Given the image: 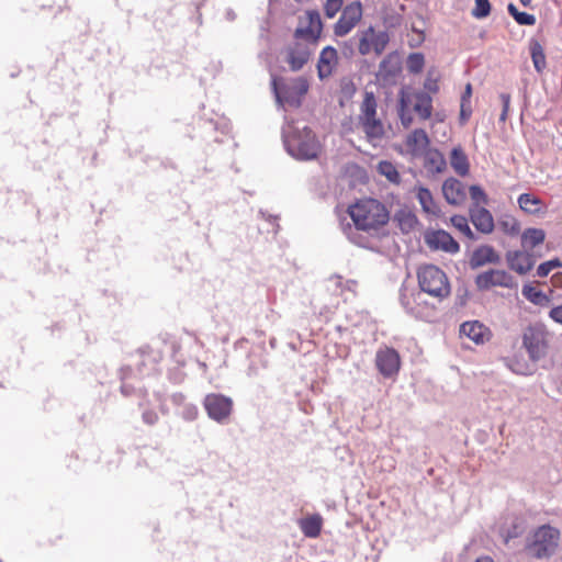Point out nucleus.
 Wrapping results in <instances>:
<instances>
[{
	"label": "nucleus",
	"mask_w": 562,
	"mask_h": 562,
	"mask_svg": "<svg viewBox=\"0 0 562 562\" xmlns=\"http://www.w3.org/2000/svg\"><path fill=\"white\" fill-rule=\"evenodd\" d=\"M143 420L148 425H154L158 420V415L153 411L143 413Z\"/></svg>",
	"instance_id": "3c124183"
},
{
	"label": "nucleus",
	"mask_w": 562,
	"mask_h": 562,
	"mask_svg": "<svg viewBox=\"0 0 562 562\" xmlns=\"http://www.w3.org/2000/svg\"><path fill=\"white\" fill-rule=\"evenodd\" d=\"M430 139L423 128L412 131L405 139L407 151L414 157H422L428 149Z\"/></svg>",
	"instance_id": "f3484780"
},
{
	"label": "nucleus",
	"mask_w": 562,
	"mask_h": 562,
	"mask_svg": "<svg viewBox=\"0 0 562 562\" xmlns=\"http://www.w3.org/2000/svg\"><path fill=\"white\" fill-rule=\"evenodd\" d=\"M546 233L541 228H527L521 234V246L524 249H533L544 241Z\"/></svg>",
	"instance_id": "c85d7f7f"
},
{
	"label": "nucleus",
	"mask_w": 562,
	"mask_h": 562,
	"mask_svg": "<svg viewBox=\"0 0 562 562\" xmlns=\"http://www.w3.org/2000/svg\"><path fill=\"white\" fill-rule=\"evenodd\" d=\"M471 94H472V87H471L470 83H468L465 86L464 92H463V94L461 97V102L470 104Z\"/></svg>",
	"instance_id": "864d4df0"
},
{
	"label": "nucleus",
	"mask_w": 562,
	"mask_h": 562,
	"mask_svg": "<svg viewBox=\"0 0 562 562\" xmlns=\"http://www.w3.org/2000/svg\"><path fill=\"white\" fill-rule=\"evenodd\" d=\"M425 89L428 91V92H431V93H436L439 89L438 87V83H437V80L436 79H432L430 77H428L426 80H425V85H424Z\"/></svg>",
	"instance_id": "09e8293b"
},
{
	"label": "nucleus",
	"mask_w": 562,
	"mask_h": 562,
	"mask_svg": "<svg viewBox=\"0 0 562 562\" xmlns=\"http://www.w3.org/2000/svg\"><path fill=\"white\" fill-rule=\"evenodd\" d=\"M425 168L431 175L442 173L447 168L443 154L437 148H429L424 155Z\"/></svg>",
	"instance_id": "b1692460"
},
{
	"label": "nucleus",
	"mask_w": 562,
	"mask_h": 562,
	"mask_svg": "<svg viewBox=\"0 0 562 562\" xmlns=\"http://www.w3.org/2000/svg\"><path fill=\"white\" fill-rule=\"evenodd\" d=\"M203 406L212 420L223 424L232 414L233 401L223 394L211 393L204 397Z\"/></svg>",
	"instance_id": "9d476101"
},
{
	"label": "nucleus",
	"mask_w": 562,
	"mask_h": 562,
	"mask_svg": "<svg viewBox=\"0 0 562 562\" xmlns=\"http://www.w3.org/2000/svg\"><path fill=\"white\" fill-rule=\"evenodd\" d=\"M475 562H494V561L488 557H482V558H479Z\"/></svg>",
	"instance_id": "6e6d98bb"
},
{
	"label": "nucleus",
	"mask_w": 562,
	"mask_h": 562,
	"mask_svg": "<svg viewBox=\"0 0 562 562\" xmlns=\"http://www.w3.org/2000/svg\"><path fill=\"white\" fill-rule=\"evenodd\" d=\"M324 525V519L321 514L315 513L306 515L297 520V526L302 533L310 539L318 538Z\"/></svg>",
	"instance_id": "4be33fe9"
},
{
	"label": "nucleus",
	"mask_w": 562,
	"mask_h": 562,
	"mask_svg": "<svg viewBox=\"0 0 562 562\" xmlns=\"http://www.w3.org/2000/svg\"><path fill=\"white\" fill-rule=\"evenodd\" d=\"M559 540L560 531L557 528L542 525L528 539L526 550L533 558L546 559L555 552Z\"/></svg>",
	"instance_id": "20e7f679"
},
{
	"label": "nucleus",
	"mask_w": 562,
	"mask_h": 562,
	"mask_svg": "<svg viewBox=\"0 0 562 562\" xmlns=\"http://www.w3.org/2000/svg\"><path fill=\"white\" fill-rule=\"evenodd\" d=\"M417 199L422 205V209L428 213L436 215L438 213V207L434 201L431 192L426 188H419L417 192Z\"/></svg>",
	"instance_id": "473e14b6"
},
{
	"label": "nucleus",
	"mask_w": 562,
	"mask_h": 562,
	"mask_svg": "<svg viewBox=\"0 0 562 562\" xmlns=\"http://www.w3.org/2000/svg\"><path fill=\"white\" fill-rule=\"evenodd\" d=\"M508 267L518 274H526L530 271L535 263L536 258L532 254L525 250L508 251L506 254Z\"/></svg>",
	"instance_id": "dca6fc26"
},
{
	"label": "nucleus",
	"mask_w": 562,
	"mask_h": 562,
	"mask_svg": "<svg viewBox=\"0 0 562 562\" xmlns=\"http://www.w3.org/2000/svg\"><path fill=\"white\" fill-rule=\"evenodd\" d=\"M308 88V81L303 77L295 78L288 83H282L281 86L278 85L276 78L272 79V89L277 102L281 105L299 108L302 104V100L307 93Z\"/></svg>",
	"instance_id": "423d86ee"
},
{
	"label": "nucleus",
	"mask_w": 562,
	"mask_h": 562,
	"mask_svg": "<svg viewBox=\"0 0 562 562\" xmlns=\"http://www.w3.org/2000/svg\"><path fill=\"white\" fill-rule=\"evenodd\" d=\"M548 342L549 331L543 324L535 323L525 329L522 345L532 361H538L546 356Z\"/></svg>",
	"instance_id": "0eeeda50"
},
{
	"label": "nucleus",
	"mask_w": 562,
	"mask_h": 562,
	"mask_svg": "<svg viewBox=\"0 0 562 562\" xmlns=\"http://www.w3.org/2000/svg\"><path fill=\"white\" fill-rule=\"evenodd\" d=\"M472 110L470 104L461 102L460 119L462 123L467 122L471 116Z\"/></svg>",
	"instance_id": "de8ad7c7"
},
{
	"label": "nucleus",
	"mask_w": 562,
	"mask_h": 562,
	"mask_svg": "<svg viewBox=\"0 0 562 562\" xmlns=\"http://www.w3.org/2000/svg\"><path fill=\"white\" fill-rule=\"evenodd\" d=\"M508 12L515 19V21L520 25H533L536 23V16L529 14L527 12H520L518 9L510 3L508 5Z\"/></svg>",
	"instance_id": "f704fd0d"
},
{
	"label": "nucleus",
	"mask_w": 562,
	"mask_h": 562,
	"mask_svg": "<svg viewBox=\"0 0 562 562\" xmlns=\"http://www.w3.org/2000/svg\"><path fill=\"white\" fill-rule=\"evenodd\" d=\"M171 402L177 406H183L186 404V396L182 393H175L171 396Z\"/></svg>",
	"instance_id": "603ef678"
},
{
	"label": "nucleus",
	"mask_w": 562,
	"mask_h": 562,
	"mask_svg": "<svg viewBox=\"0 0 562 562\" xmlns=\"http://www.w3.org/2000/svg\"><path fill=\"white\" fill-rule=\"evenodd\" d=\"M424 240L431 250H441L450 255H454L460 250L458 241L443 229L426 232Z\"/></svg>",
	"instance_id": "4468645a"
},
{
	"label": "nucleus",
	"mask_w": 562,
	"mask_h": 562,
	"mask_svg": "<svg viewBox=\"0 0 562 562\" xmlns=\"http://www.w3.org/2000/svg\"><path fill=\"white\" fill-rule=\"evenodd\" d=\"M442 193L446 201L452 205H460L467 196L462 182L456 178H449L443 182Z\"/></svg>",
	"instance_id": "5701e85b"
},
{
	"label": "nucleus",
	"mask_w": 562,
	"mask_h": 562,
	"mask_svg": "<svg viewBox=\"0 0 562 562\" xmlns=\"http://www.w3.org/2000/svg\"><path fill=\"white\" fill-rule=\"evenodd\" d=\"M335 281V284L338 285L339 284V281H340V278L339 277H336L333 279Z\"/></svg>",
	"instance_id": "13d9d810"
},
{
	"label": "nucleus",
	"mask_w": 562,
	"mask_h": 562,
	"mask_svg": "<svg viewBox=\"0 0 562 562\" xmlns=\"http://www.w3.org/2000/svg\"><path fill=\"white\" fill-rule=\"evenodd\" d=\"M375 366L379 372L384 378H391L395 375L401 366V359L398 352L389 347L381 348L375 355Z\"/></svg>",
	"instance_id": "2eb2a0df"
},
{
	"label": "nucleus",
	"mask_w": 562,
	"mask_h": 562,
	"mask_svg": "<svg viewBox=\"0 0 562 562\" xmlns=\"http://www.w3.org/2000/svg\"><path fill=\"white\" fill-rule=\"evenodd\" d=\"M338 65V53L333 46H326L322 49L317 61V75L319 79H326L331 76Z\"/></svg>",
	"instance_id": "a211bd4d"
},
{
	"label": "nucleus",
	"mask_w": 562,
	"mask_h": 562,
	"mask_svg": "<svg viewBox=\"0 0 562 562\" xmlns=\"http://www.w3.org/2000/svg\"><path fill=\"white\" fill-rule=\"evenodd\" d=\"M499 99H501L502 105H503V110L499 115V121L504 123L507 120V115H508V111H509L510 95L508 93H501Z\"/></svg>",
	"instance_id": "a18cd8bd"
},
{
	"label": "nucleus",
	"mask_w": 562,
	"mask_h": 562,
	"mask_svg": "<svg viewBox=\"0 0 562 562\" xmlns=\"http://www.w3.org/2000/svg\"><path fill=\"white\" fill-rule=\"evenodd\" d=\"M460 334L470 338L475 344L484 342L488 330L477 321L465 322L460 326Z\"/></svg>",
	"instance_id": "393cba45"
},
{
	"label": "nucleus",
	"mask_w": 562,
	"mask_h": 562,
	"mask_svg": "<svg viewBox=\"0 0 562 562\" xmlns=\"http://www.w3.org/2000/svg\"><path fill=\"white\" fill-rule=\"evenodd\" d=\"M502 229L508 235H516L519 233V223L516 218L507 216L499 222Z\"/></svg>",
	"instance_id": "a19ab883"
},
{
	"label": "nucleus",
	"mask_w": 562,
	"mask_h": 562,
	"mask_svg": "<svg viewBox=\"0 0 562 562\" xmlns=\"http://www.w3.org/2000/svg\"><path fill=\"white\" fill-rule=\"evenodd\" d=\"M395 221L403 233H411L418 225L417 216L409 210H400L395 214Z\"/></svg>",
	"instance_id": "c756f323"
},
{
	"label": "nucleus",
	"mask_w": 562,
	"mask_h": 562,
	"mask_svg": "<svg viewBox=\"0 0 562 562\" xmlns=\"http://www.w3.org/2000/svg\"><path fill=\"white\" fill-rule=\"evenodd\" d=\"M549 315L554 322L562 324V304L553 307Z\"/></svg>",
	"instance_id": "8fccbe9b"
},
{
	"label": "nucleus",
	"mask_w": 562,
	"mask_h": 562,
	"mask_svg": "<svg viewBox=\"0 0 562 562\" xmlns=\"http://www.w3.org/2000/svg\"><path fill=\"white\" fill-rule=\"evenodd\" d=\"M286 151L299 160L315 159L319 153V143L306 125L286 123L282 130Z\"/></svg>",
	"instance_id": "f03ea898"
},
{
	"label": "nucleus",
	"mask_w": 562,
	"mask_h": 562,
	"mask_svg": "<svg viewBox=\"0 0 562 562\" xmlns=\"http://www.w3.org/2000/svg\"><path fill=\"white\" fill-rule=\"evenodd\" d=\"M401 305L404 307V310L413 315L416 318L423 317V312L420 308L422 303V294L415 293L413 291H403L400 296Z\"/></svg>",
	"instance_id": "a878e982"
},
{
	"label": "nucleus",
	"mask_w": 562,
	"mask_h": 562,
	"mask_svg": "<svg viewBox=\"0 0 562 562\" xmlns=\"http://www.w3.org/2000/svg\"><path fill=\"white\" fill-rule=\"evenodd\" d=\"M522 295L535 305L546 306L549 304V297L542 291L532 286L531 284H525L521 290Z\"/></svg>",
	"instance_id": "7c9ffc66"
},
{
	"label": "nucleus",
	"mask_w": 562,
	"mask_h": 562,
	"mask_svg": "<svg viewBox=\"0 0 562 562\" xmlns=\"http://www.w3.org/2000/svg\"><path fill=\"white\" fill-rule=\"evenodd\" d=\"M316 45L296 40L285 48V61L292 71L301 70L311 59Z\"/></svg>",
	"instance_id": "9b49d317"
},
{
	"label": "nucleus",
	"mask_w": 562,
	"mask_h": 562,
	"mask_svg": "<svg viewBox=\"0 0 562 562\" xmlns=\"http://www.w3.org/2000/svg\"><path fill=\"white\" fill-rule=\"evenodd\" d=\"M507 367L515 373L517 374H528L529 373V368L527 364L525 363H519L517 361H515L514 359H508L507 360Z\"/></svg>",
	"instance_id": "49530a36"
},
{
	"label": "nucleus",
	"mask_w": 562,
	"mask_h": 562,
	"mask_svg": "<svg viewBox=\"0 0 562 562\" xmlns=\"http://www.w3.org/2000/svg\"><path fill=\"white\" fill-rule=\"evenodd\" d=\"M417 279L420 290L432 297L442 300L450 294L448 277L435 265L420 267L417 272Z\"/></svg>",
	"instance_id": "39448f33"
},
{
	"label": "nucleus",
	"mask_w": 562,
	"mask_h": 562,
	"mask_svg": "<svg viewBox=\"0 0 562 562\" xmlns=\"http://www.w3.org/2000/svg\"><path fill=\"white\" fill-rule=\"evenodd\" d=\"M518 204L522 211L529 214H536L540 212L542 203L537 196L529 193H522L518 198Z\"/></svg>",
	"instance_id": "2f4dec72"
},
{
	"label": "nucleus",
	"mask_w": 562,
	"mask_h": 562,
	"mask_svg": "<svg viewBox=\"0 0 562 562\" xmlns=\"http://www.w3.org/2000/svg\"><path fill=\"white\" fill-rule=\"evenodd\" d=\"M401 122L403 124L404 127H408L412 123V117L411 116H406L404 113L401 114Z\"/></svg>",
	"instance_id": "5fc2aeb1"
},
{
	"label": "nucleus",
	"mask_w": 562,
	"mask_h": 562,
	"mask_svg": "<svg viewBox=\"0 0 562 562\" xmlns=\"http://www.w3.org/2000/svg\"><path fill=\"white\" fill-rule=\"evenodd\" d=\"M530 54L531 59L535 66V69L538 72H541L546 68V55L542 46L538 42H532L530 45Z\"/></svg>",
	"instance_id": "72a5a7b5"
},
{
	"label": "nucleus",
	"mask_w": 562,
	"mask_h": 562,
	"mask_svg": "<svg viewBox=\"0 0 562 562\" xmlns=\"http://www.w3.org/2000/svg\"><path fill=\"white\" fill-rule=\"evenodd\" d=\"M425 64L424 55L420 53H413L407 58V68L413 74L422 71Z\"/></svg>",
	"instance_id": "4c0bfd02"
},
{
	"label": "nucleus",
	"mask_w": 562,
	"mask_h": 562,
	"mask_svg": "<svg viewBox=\"0 0 562 562\" xmlns=\"http://www.w3.org/2000/svg\"><path fill=\"white\" fill-rule=\"evenodd\" d=\"M524 7L530 5L532 0H519Z\"/></svg>",
	"instance_id": "4d7b16f0"
},
{
	"label": "nucleus",
	"mask_w": 562,
	"mask_h": 562,
	"mask_svg": "<svg viewBox=\"0 0 562 562\" xmlns=\"http://www.w3.org/2000/svg\"><path fill=\"white\" fill-rule=\"evenodd\" d=\"M450 165L453 170L461 177H464L469 173V160L461 146H456L452 148L450 153Z\"/></svg>",
	"instance_id": "bb28decb"
},
{
	"label": "nucleus",
	"mask_w": 562,
	"mask_h": 562,
	"mask_svg": "<svg viewBox=\"0 0 562 562\" xmlns=\"http://www.w3.org/2000/svg\"><path fill=\"white\" fill-rule=\"evenodd\" d=\"M470 218L479 232L483 234H490L493 232L494 220L490 211L485 207L473 205L470 209Z\"/></svg>",
	"instance_id": "6ab92c4d"
},
{
	"label": "nucleus",
	"mask_w": 562,
	"mask_h": 562,
	"mask_svg": "<svg viewBox=\"0 0 562 562\" xmlns=\"http://www.w3.org/2000/svg\"><path fill=\"white\" fill-rule=\"evenodd\" d=\"M376 100L372 92H366L358 116L359 125L367 140L373 146L381 144L385 135L384 125L376 117Z\"/></svg>",
	"instance_id": "7ed1b4c3"
},
{
	"label": "nucleus",
	"mask_w": 562,
	"mask_h": 562,
	"mask_svg": "<svg viewBox=\"0 0 562 562\" xmlns=\"http://www.w3.org/2000/svg\"><path fill=\"white\" fill-rule=\"evenodd\" d=\"M361 18L362 5L359 1L347 4L334 26V34L340 37L347 35L358 24Z\"/></svg>",
	"instance_id": "ddd939ff"
},
{
	"label": "nucleus",
	"mask_w": 562,
	"mask_h": 562,
	"mask_svg": "<svg viewBox=\"0 0 562 562\" xmlns=\"http://www.w3.org/2000/svg\"><path fill=\"white\" fill-rule=\"evenodd\" d=\"M358 41V52L360 55L366 56L374 53L380 56L390 42V36L385 31H376L373 26L358 31L353 36Z\"/></svg>",
	"instance_id": "6e6552de"
},
{
	"label": "nucleus",
	"mask_w": 562,
	"mask_h": 562,
	"mask_svg": "<svg viewBox=\"0 0 562 562\" xmlns=\"http://www.w3.org/2000/svg\"><path fill=\"white\" fill-rule=\"evenodd\" d=\"M323 31V22L317 10H307L304 18H300V25L294 31L295 40H305L317 44Z\"/></svg>",
	"instance_id": "1a4fd4ad"
},
{
	"label": "nucleus",
	"mask_w": 562,
	"mask_h": 562,
	"mask_svg": "<svg viewBox=\"0 0 562 562\" xmlns=\"http://www.w3.org/2000/svg\"><path fill=\"white\" fill-rule=\"evenodd\" d=\"M475 285L479 290L485 291L493 286L513 289L517 283L513 276L505 270L490 269L476 276Z\"/></svg>",
	"instance_id": "f8f14e48"
},
{
	"label": "nucleus",
	"mask_w": 562,
	"mask_h": 562,
	"mask_svg": "<svg viewBox=\"0 0 562 562\" xmlns=\"http://www.w3.org/2000/svg\"><path fill=\"white\" fill-rule=\"evenodd\" d=\"M470 196L473 205L481 206V204L487 203V195L480 186L474 184L470 187Z\"/></svg>",
	"instance_id": "ea45409f"
},
{
	"label": "nucleus",
	"mask_w": 562,
	"mask_h": 562,
	"mask_svg": "<svg viewBox=\"0 0 562 562\" xmlns=\"http://www.w3.org/2000/svg\"><path fill=\"white\" fill-rule=\"evenodd\" d=\"M491 4L488 0H475V7L472 10V15L476 19L486 18L490 14Z\"/></svg>",
	"instance_id": "58836bf2"
},
{
	"label": "nucleus",
	"mask_w": 562,
	"mask_h": 562,
	"mask_svg": "<svg viewBox=\"0 0 562 562\" xmlns=\"http://www.w3.org/2000/svg\"><path fill=\"white\" fill-rule=\"evenodd\" d=\"M401 71V60L397 54L386 55L379 65L376 77L383 81L393 80Z\"/></svg>",
	"instance_id": "aec40b11"
},
{
	"label": "nucleus",
	"mask_w": 562,
	"mask_h": 562,
	"mask_svg": "<svg viewBox=\"0 0 562 562\" xmlns=\"http://www.w3.org/2000/svg\"><path fill=\"white\" fill-rule=\"evenodd\" d=\"M180 414L183 419L192 422L198 417L199 409H198L196 405H194L192 403H186L182 406V411Z\"/></svg>",
	"instance_id": "c03bdc74"
},
{
	"label": "nucleus",
	"mask_w": 562,
	"mask_h": 562,
	"mask_svg": "<svg viewBox=\"0 0 562 562\" xmlns=\"http://www.w3.org/2000/svg\"><path fill=\"white\" fill-rule=\"evenodd\" d=\"M414 111L422 120H428L432 112V99L427 92H417L414 94Z\"/></svg>",
	"instance_id": "cd10ccee"
},
{
	"label": "nucleus",
	"mask_w": 562,
	"mask_h": 562,
	"mask_svg": "<svg viewBox=\"0 0 562 562\" xmlns=\"http://www.w3.org/2000/svg\"><path fill=\"white\" fill-rule=\"evenodd\" d=\"M294 1H295V2H297V3H301V2H303L304 0H294Z\"/></svg>",
	"instance_id": "bf43d9fd"
},
{
	"label": "nucleus",
	"mask_w": 562,
	"mask_h": 562,
	"mask_svg": "<svg viewBox=\"0 0 562 562\" xmlns=\"http://www.w3.org/2000/svg\"><path fill=\"white\" fill-rule=\"evenodd\" d=\"M451 224L453 227H456L459 232H461L464 236H467L469 239H474V234L472 229L469 226L468 220L463 215H453L450 218Z\"/></svg>",
	"instance_id": "c9c22d12"
},
{
	"label": "nucleus",
	"mask_w": 562,
	"mask_h": 562,
	"mask_svg": "<svg viewBox=\"0 0 562 562\" xmlns=\"http://www.w3.org/2000/svg\"><path fill=\"white\" fill-rule=\"evenodd\" d=\"M349 215L355 224L344 226V233L347 238L358 245L366 246V238L359 234V231L371 233L378 231L389 221V212L385 206L374 199H366L358 201L348 210Z\"/></svg>",
	"instance_id": "f257e3e1"
},
{
	"label": "nucleus",
	"mask_w": 562,
	"mask_h": 562,
	"mask_svg": "<svg viewBox=\"0 0 562 562\" xmlns=\"http://www.w3.org/2000/svg\"><path fill=\"white\" fill-rule=\"evenodd\" d=\"M379 171L385 178H387L393 183L400 182V173L396 170L395 166L389 161H382L379 164Z\"/></svg>",
	"instance_id": "e433bc0d"
},
{
	"label": "nucleus",
	"mask_w": 562,
	"mask_h": 562,
	"mask_svg": "<svg viewBox=\"0 0 562 562\" xmlns=\"http://www.w3.org/2000/svg\"><path fill=\"white\" fill-rule=\"evenodd\" d=\"M561 267V262L559 259H552L546 262H542L537 269V276L540 278L547 277L553 269Z\"/></svg>",
	"instance_id": "37998d69"
},
{
	"label": "nucleus",
	"mask_w": 562,
	"mask_h": 562,
	"mask_svg": "<svg viewBox=\"0 0 562 562\" xmlns=\"http://www.w3.org/2000/svg\"><path fill=\"white\" fill-rule=\"evenodd\" d=\"M342 4L344 0H326L324 4L325 15L333 19L341 10Z\"/></svg>",
	"instance_id": "79ce46f5"
},
{
	"label": "nucleus",
	"mask_w": 562,
	"mask_h": 562,
	"mask_svg": "<svg viewBox=\"0 0 562 562\" xmlns=\"http://www.w3.org/2000/svg\"><path fill=\"white\" fill-rule=\"evenodd\" d=\"M499 261L501 256L494 250V248L488 245H483L473 251L470 258V267L472 269H477L487 263H498Z\"/></svg>",
	"instance_id": "412c9836"
}]
</instances>
